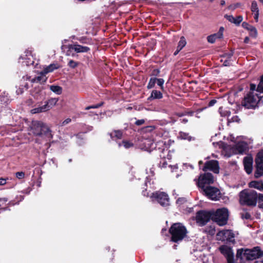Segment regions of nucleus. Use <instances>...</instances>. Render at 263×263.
I'll list each match as a JSON object with an SVG mask.
<instances>
[{
    "label": "nucleus",
    "mask_w": 263,
    "mask_h": 263,
    "mask_svg": "<svg viewBox=\"0 0 263 263\" xmlns=\"http://www.w3.org/2000/svg\"><path fill=\"white\" fill-rule=\"evenodd\" d=\"M257 202L256 195H249L248 194V205L254 206L256 205Z\"/></svg>",
    "instance_id": "obj_30"
},
{
    "label": "nucleus",
    "mask_w": 263,
    "mask_h": 263,
    "mask_svg": "<svg viewBox=\"0 0 263 263\" xmlns=\"http://www.w3.org/2000/svg\"><path fill=\"white\" fill-rule=\"evenodd\" d=\"M31 128L33 134L36 136H45L48 140H50L52 138L51 130L49 127L42 121L34 120L32 121Z\"/></svg>",
    "instance_id": "obj_3"
},
{
    "label": "nucleus",
    "mask_w": 263,
    "mask_h": 263,
    "mask_svg": "<svg viewBox=\"0 0 263 263\" xmlns=\"http://www.w3.org/2000/svg\"><path fill=\"white\" fill-rule=\"evenodd\" d=\"M243 210L244 211V212L242 213H241V218L243 219H247V212H245V209H243Z\"/></svg>",
    "instance_id": "obj_55"
},
{
    "label": "nucleus",
    "mask_w": 263,
    "mask_h": 263,
    "mask_svg": "<svg viewBox=\"0 0 263 263\" xmlns=\"http://www.w3.org/2000/svg\"><path fill=\"white\" fill-rule=\"evenodd\" d=\"M6 179L1 178H0V185H4L6 183Z\"/></svg>",
    "instance_id": "obj_52"
},
{
    "label": "nucleus",
    "mask_w": 263,
    "mask_h": 263,
    "mask_svg": "<svg viewBox=\"0 0 263 263\" xmlns=\"http://www.w3.org/2000/svg\"><path fill=\"white\" fill-rule=\"evenodd\" d=\"M76 136L77 144L79 145H82L84 143L83 134L80 133L76 135Z\"/></svg>",
    "instance_id": "obj_39"
},
{
    "label": "nucleus",
    "mask_w": 263,
    "mask_h": 263,
    "mask_svg": "<svg viewBox=\"0 0 263 263\" xmlns=\"http://www.w3.org/2000/svg\"><path fill=\"white\" fill-rule=\"evenodd\" d=\"M243 164L245 171L247 172V156L243 157Z\"/></svg>",
    "instance_id": "obj_51"
},
{
    "label": "nucleus",
    "mask_w": 263,
    "mask_h": 263,
    "mask_svg": "<svg viewBox=\"0 0 263 263\" xmlns=\"http://www.w3.org/2000/svg\"><path fill=\"white\" fill-rule=\"evenodd\" d=\"M196 222L200 226L206 224L211 219H212V211H199L196 214Z\"/></svg>",
    "instance_id": "obj_7"
},
{
    "label": "nucleus",
    "mask_w": 263,
    "mask_h": 263,
    "mask_svg": "<svg viewBox=\"0 0 263 263\" xmlns=\"http://www.w3.org/2000/svg\"><path fill=\"white\" fill-rule=\"evenodd\" d=\"M224 17L228 20L230 22L234 23L236 25H238L242 21L243 17L241 15L237 17H234L231 15H225Z\"/></svg>",
    "instance_id": "obj_20"
},
{
    "label": "nucleus",
    "mask_w": 263,
    "mask_h": 263,
    "mask_svg": "<svg viewBox=\"0 0 263 263\" xmlns=\"http://www.w3.org/2000/svg\"><path fill=\"white\" fill-rule=\"evenodd\" d=\"M248 31H249L250 34L251 36L255 37L256 36L257 30L254 27L252 26L249 27L248 26Z\"/></svg>",
    "instance_id": "obj_41"
},
{
    "label": "nucleus",
    "mask_w": 263,
    "mask_h": 263,
    "mask_svg": "<svg viewBox=\"0 0 263 263\" xmlns=\"http://www.w3.org/2000/svg\"><path fill=\"white\" fill-rule=\"evenodd\" d=\"M9 102V98L5 93L3 95H0V105H2L1 108L5 107Z\"/></svg>",
    "instance_id": "obj_31"
},
{
    "label": "nucleus",
    "mask_w": 263,
    "mask_h": 263,
    "mask_svg": "<svg viewBox=\"0 0 263 263\" xmlns=\"http://www.w3.org/2000/svg\"><path fill=\"white\" fill-rule=\"evenodd\" d=\"M229 217V212L226 208L217 209L212 211V220L220 226L227 224Z\"/></svg>",
    "instance_id": "obj_5"
},
{
    "label": "nucleus",
    "mask_w": 263,
    "mask_h": 263,
    "mask_svg": "<svg viewBox=\"0 0 263 263\" xmlns=\"http://www.w3.org/2000/svg\"><path fill=\"white\" fill-rule=\"evenodd\" d=\"M216 103V100H212L209 103V106L211 107L213 106Z\"/></svg>",
    "instance_id": "obj_56"
},
{
    "label": "nucleus",
    "mask_w": 263,
    "mask_h": 263,
    "mask_svg": "<svg viewBox=\"0 0 263 263\" xmlns=\"http://www.w3.org/2000/svg\"><path fill=\"white\" fill-rule=\"evenodd\" d=\"M23 90L22 89H19L18 90H16V93H17V95H20V94H22L23 93Z\"/></svg>",
    "instance_id": "obj_62"
},
{
    "label": "nucleus",
    "mask_w": 263,
    "mask_h": 263,
    "mask_svg": "<svg viewBox=\"0 0 263 263\" xmlns=\"http://www.w3.org/2000/svg\"><path fill=\"white\" fill-rule=\"evenodd\" d=\"M236 261L237 263H246L247 249H239L237 251Z\"/></svg>",
    "instance_id": "obj_16"
},
{
    "label": "nucleus",
    "mask_w": 263,
    "mask_h": 263,
    "mask_svg": "<svg viewBox=\"0 0 263 263\" xmlns=\"http://www.w3.org/2000/svg\"><path fill=\"white\" fill-rule=\"evenodd\" d=\"M209 170L214 173L218 174L219 172L218 162L217 160H210L206 162L203 168L204 171Z\"/></svg>",
    "instance_id": "obj_15"
},
{
    "label": "nucleus",
    "mask_w": 263,
    "mask_h": 263,
    "mask_svg": "<svg viewBox=\"0 0 263 263\" xmlns=\"http://www.w3.org/2000/svg\"><path fill=\"white\" fill-rule=\"evenodd\" d=\"M71 121V119L67 118L66 120H65L64 121L62 122L61 123V126H65L68 124H69Z\"/></svg>",
    "instance_id": "obj_49"
},
{
    "label": "nucleus",
    "mask_w": 263,
    "mask_h": 263,
    "mask_svg": "<svg viewBox=\"0 0 263 263\" xmlns=\"http://www.w3.org/2000/svg\"><path fill=\"white\" fill-rule=\"evenodd\" d=\"M181 50H179L178 48L177 47L176 50L174 52V55H176L178 54V53L180 52Z\"/></svg>",
    "instance_id": "obj_63"
},
{
    "label": "nucleus",
    "mask_w": 263,
    "mask_h": 263,
    "mask_svg": "<svg viewBox=\"0 0 263 263\" xmlns=\"http://www.w3.org/2000/svg\"><path fill=\"white\" fill-rule=\"evenodd\" d=\"M48 107H47V105H43L41 106L32 109L31 110V112L32 114H34L45 112L48 110Z\"/></svg>",
    "instance_id": "obj_28"
},
{
    "label": "nucleus",
    "mask_w": 263,
    "mask_h": 263,
    "mask_svg": "<svg viewBox=\"0 0 263 263\" xmlns=\"http://www.w3.org/2000/svg\"><path fill=\"white\" fill-rule=\"evenodd\" d=\"M256 171L254 176L258 178L263 175V151L258 153L255 159Z\"/></svg>",
    "instance_id": "obj_10"
},
{
    "label": "nucleus",
    "mask_w": 263,
    "mask_h": 263,
    "mask_svg": "<svg viewBox=\"0 0 263 263\" xmlns=\"http://www.w3.org/2000/svg\"><path fill=\"white\" fill-rule=\"evenodd\" d=\"M57 69V67L54 64H50L48 66L45 67L43 70L44 71V73H48L49 72L53 71L54 69Z\"/></svg>",
    "instance_id": "obj_38"
},
{
    "label": "nucleus",
    "mask_w": 263,
    "mask_h": 263,
    "mask_svg": "<svg viewBox=\"0 0 263 263\" xmlns=\"http://www.w3.org/2000/svg\"><path fill=\"white\" fill-rule=\"evenodd\" d=\"M102 105H103V103L102 102V103L97 104L96 105L87 106V107H86L85 108V109L86 110H89V109H91V108H92V109L98 108L101 107Z\"/></svg>",
    "instance_id": "obj_44"
},
{
    "label": "nucleus",
    "mask_w": 263,
    "mask_h": 263,
    "mask_svg": "<svg viewBox=\"0 0 263 263\" xmlns=\"http://www.w3.org/2000/svg\"><path fill=\"white\" fill-rule=\"evenodd\" d=\"M223 31L224 28L223 27H220L219 31L217 33L208 36V41L210 43H214L216 39L222 38Z\"/></svg>",
    "instance_id": "obj_19"
},
{
    "label": "nucleus",
    "mask_w": 263,
    "mask_h": 263,
    "mask_svg": "<svg viewBox=\"0 0 263 263\" xmlns=\"http://www.w3.org/2000/svg\"><path fill=\"white\" fill-rule=\"evenodd\" d=\"M78 63L77 62L74 61L72 60H70L68 63V65L72 68H74L78 66Z\"/></svg>",
    "instance_id": "obj_43"
},
{
    "label": "nucleus",
    "mask_w": 263,
    "mask_h": 263,
    "mask_svg": "<svg viewBox=\"0 0 263 263\" xmlns=\"http://www.w3.org/2000/svg\"><path fill=\"white\" fill-rule=\"evenodd\" d=\"M250 187L256 189L259 191H263V183L261 181H253L249 183Z\"/></svg>",
    "instance_id": "obj_27"
},
{
    "label": "nucleus",
    "mask_w": 263,
    "mask_h": 263,
    "mask_svg": "<svg viewBox=\"0 0 263 263\" xmlns=\"http://www.w3.org/2000/svg\"><path fill=\"white\" fill-rule=\"evenodd\" d=\"M8 200V199L7 198L4 197V198H0V201H3L5 202H7Z\"/></svg>",
    "instance_id": "obj_61"
},
{
    "label": "nucleus",
    "mask_w": 263,
    "mask_h": 263,
    "mask_svg": "<svg viewBox=\"0 0 263 263\" xmlns=\"http://www.w3.org/2000/svg\"><path fill=\"white\" fill-rule=\"evenodd\" d=\"M242 105L246 107L247 106V96H244L243 100L242 102Z\"/></svg>",
    "instance_id": "obj_53"
},
{
    "label": "nucleus",
    "mask_w": 263,
    "mask_h": 263,
    "mask_svg": "<svg viewBox=\"0 0 263 263\" xmlns=\"http://www.w3.org/2000/svg\"><path fill=\"white\" fill-rule=\"evenodd\" d=\"M213 176L212 174L207 173L200 176L197 184L201 191H202L208 186H211L210 184L213 183Z\"/></svg>",
    "instance_id": "obj_6"
},
{
    "label": "nucleus",
    "mask_w": 263,
    "mask_h": 263,
    "mask_svg": "<svg viewBox=\"0 0 263 263\" xmlns=\"http://www.w3.org/2000/svg\"><path fill=\"white\" fill-rule=\"evenodd\" d=\"M25 174L23 172H18L15 173V176L19 179H23L25 177Z\"/></svg>",
    "instance_id": "obj_46"
},
{
    "label": "nucleus",
    "mask_w": 263,
    "mask_h": 263,
    "mask_svg": "<svg viewBox=\"0 0 263 263\" xmlns=\"http://www.w3.org/2000/svg\"><path fill=\"white\" fill-rule=\"evenodd\" d=\"M219 250L226 258L228 263H235L234 254L231 247L223 245L219 248Z\"/></svg>",
    "instance_id": "obj_12"
},
{
    "label": "nucleus",
    "mask_w": 263,
    "mask_h": 263,
    "mask_svg": "<svg viewBox=\"0 0 263 263\" xmlns=\"http://www.w3.org/2000/svg\"><path fill=\"white\" fill-rule=\"evenodd\" d=\"M169 231L171 234V239L175 242L181 241L187 234L186 228L180 223L173 224Z\"/></svg>",
    "instance_id": "obj_4"
},
{
    "label": "nucleus",
    "mask_w": 263,
    "mask_h": 263,
    "mask_svg": "<svg viewBox=\"0 0 263 263\" xmlns=\"http://www.w3.org/2000/svg\"><path fill=\"white\" fill-rule=\"evenodd\" d=\"M228 139L235 143L234 145H228L224 147V150L227 151L229 149L230 152L226 154L227 156L230 157L232 154H242L245 152L247 149V143L245 142L246 138L243 137H237L236 139L233 135H230Z\"/></svg>",
    "instance_id": "obj_2"
},
{
    "label": "nucleus",
    "mask_w": 263,
    "mask_h": 263,
    "mask_svg": "<svg viewBox=\"0 0 263 263\" xmlns=\"http://www.w3.org/2000/svg\"><path fill=\"white\" fill-rule=\"evenodd\" d=\"M156 83V78H151L149 81V82L147 85V88L151 89L154 87L155 84Z\"/></svg>",
    "instance_id": "obj_42"
},
{
    "label": "nucleus",
    "mask_w": 263,
    "mask_h": 263,
    "mask_svg": "<svg viewBox=\"0 0 263 263\" xmlns=\"http://www.w3.org/2000/svg\"><path fill=\"white\" fill-rule=\"evenodd\" d=\"M256 88V85L250 84V92L248 94V109H254L260 103L261 97L259 96L255 92L263 93V75L261 77L257 89Z\"/></svg>",
    "instance_id": "obj_1"
},
{
    "label": "nucleus",
    "mask_w": 263,
    "mask_h": 263,
    "mask_svg": "<svg viewBox=\"0 0 263 263\" xmlns=\"http://www.w3.org/2000/svg\"><path fill=\"white\" fill-rule=\"evenodd\" d=\"M179 137L183 140H186L191 141L193 139V137L189 135L188 133L180 132L179 134Z\"/></svg>",
    "instance_id": "obj_34"
},
{
    "label": "nucleus",
    "mask_w": 263,
    "mask_h": 263,
    "mask_svg": "<svg viewBox=\"0 0 263 263\" xmlns=\"http://www.w3.org/2000/svg\"><path fill=\"white\" fill-rule=\"evenodd\" d=\"M46 73H44V71H42L40 72V75L37 77L32 79L30 81L32 83H44L45 82L47 78L46 77Z\"/></svg>",
    "instance_id": "obj_22"
},
{
    "label": "nucleus",
    "mask_w": 263,
    "mask_h": 263,
    "mask_svg": "<svg viewBox=\"0 0 263 263\" xmlns=\"http://www.w3.org/2000/svg\"><path fill=\"white\" fill-rule=\"evenodd\" d=\"M144 123H145L144 119H140V120H137L135 122V124L137 126H140V125H143Z\"/></svg>",
    "instance_id": "obj_48"
},
{
    "label": "nucleus",
    "mask_w": 263,
    "mask_h": 263,
    "mask_svg": "<svg viewBox=\"0 0 263 263\" xmlns=\"http://www.w3.org/2000/svg\"><path fill=\"white\" fill-rule=\"evenodd\" d=\"M186 44V42L184 36H181L180 40L178 42L177 48L179 50H182Z\"/></svg>",
    "instance_id": "obj_37"
},
{
    "label": "nucleus",
    "mask_w": 263,
    "mask_h": 263,
    "mask_svg": "<svg viewBox=\"0 0 263 263\" xmlns=\"http://www.w3.org/2000/svg\"><path fill=\"white\" fill-rule=\"evenodd\" d=\"M242 26H243V28H247V23L243 22L242 24Z\"/></svg>",
    "instance_id": "obj_64"
},
{
    "label": "nucleus",
    "mask_w": 263,
    "mask_h": 263,
    "mask_svg": "<svg viewBox=\"0 0 263 263\" xmlns=\"http://www.w3.org/2000/svg\"><path fill=\"white\" fill-rule=\"evenodd\" d=\"M251 10L252 12V14L254 15V18L256 22H257L258 20L259 16V8L258 7L257 4L256 2L253 1L252 3Z\"/></svg>",
    "instance_id": "obj_21"
},
{
    "label": "nucleus",
    "mask_w": 263,
    "mask_h": 263,
    "mask_svg": "<svg viewBox=\"0 0 263 263\" xmlns=\"http://www.w3.org/2000/svg\"><path fill=\"white\" fill-rule=\"evenodd\" d=\"M34 58L31 49H27L18 59V62L23 65L29 66L34 63Z\"/></svg>",
    "instance_id": "obj_11"
},
{
    "label": "nucleus",
    "mask_w": 263,
    "mask_h": 263,
    "mask_svg": "<svg viewBox=\"0 0 263 263\" xmlns=\"http://www.w3.org/2000/svg\"><path fill=\"white\" fill-rule=\"evenodd\" d=\"M254 263H263V258H259L257 259Z\"/></svg>",
    "instance_id": "obj_60"
},
{
    "label": "nucleus",
    "mask_w": 263,
    "mask_h": 263,
    "mask_svg": "<svg viewBox=\"0 0 263 263\" xmlns=\"http://www.w3.org/2000/svg\"><path fill=\"white\" fill-rule=\"evenodd\" d=\"M167 165V162L164 159H162L159 163V166L160 167H165Z\"/></svg>",
    "instance_id": "obj_47"
},
{
    "label": "nucleus",
    "mask_w": 263,
    "mask_h": 263,
    "mask_svg": "<svg viewBox=\"0 0 263 263\" xmlns=\"http://www.w3.org/2000/svg\"><path fill=\"white\" fill-rule=\"evenodd\" d=\"M240 4L239 3H236L233 5H231L229 6V9L230 10H234L235 9V8L238 7L239 6H240Z\"/></svg>",
    "instance_id": "obj_50"
},
{
    "label": "nucleus",
    "mask_w": 263,
    "mask_h": 263,
    "mask_svg": "<svg viewBox=\"0 0 263 263\" xmlns=\"http://www.w3.org/2000/svg\"><path fill=\"white\" fill-rule=\"evenodd\" d=\"M239 120L238 117L237 116H235L232 117V122H238Z\"/></svg>",
    "instance_id": "obj_57"
},
{
    "label": "nucleus",
    "mask_w": 263,
    "mask_h": 263,
    "mask_svg": "<svg viewBox=\"0 0 263 263\" xmlns=\"http://www.w3.org/2000/svg\"><path fill=\"white\" fill-rule=\"evenodd\" d=\"M149 174L151 175L152 177L154 176V171L153 167L150 168L149 169Z\"/></svg>",
    "instance_id": "obj_58"
},
{
    "label": "nucleus",
    "mask_w": 263,
    "mask_h": 263,
    "mask_svg": "<svg viewBox=\"0 0 263 263\" xmlns=\"http://www.w3.org/2000/svg\"><path fill=\"white\" fill-rule=\"evenodd\" d=\"M163 97L162 93L158 90H153L151 96L148 98V100L151 101L154 99H160Z\"/></svg>",
    "instance_id": "obj_25"
},
{
    "label": "nucleus",
    "mask_w": 263,
    "mask_h": 263,
    "mask_svg": "<svg viewBox=\"0 0 263 263\" xmlns=\"http://www.w3.org/2000/svg\"><path fill=\"white\" fill-rule=\"evenodd\" d=\"M58 102V99L56 98H51L48 101L45 102V105H47L48 110L53 107Z\"/></svg>",
    "instance_id": "obj_32"
},
{
    "label": "nucleus",
    "mask_w": 263,
    "mask_h": 263,
    "mask_svg": "<svg viewBox=\"0 0 263 263\" xmlns=\"http://www.w3.org/2000/svg\"><path fill=\"white\" fill-rule=\"evenodd\" d=\"M233 52L231 51L230 52L224 53L221 57L220 61L223 62V65L225 66H230L232 64V57Z\"/></svg>",
    "instance_id": "obj_18"
},
{
    "label": "nucleus",
    "mask_w": 263,
    "mask_h": 263,
    "mask_svg": "<svg viewBox=\"0 0 263 263\" xmlns=\"http://www.w3.org/2000/svg\"><path fill=\"white\" fill-rule=\"evenodd\" d=\"M201 192L209 199L212 200H219L221 198V194L219 190L217 187L208 186Z\"/></svg>",
    "instance_id": "obj_8"
},
{
    "label": "nucleus",
    "mask_w": 263,
    "mask_h": 263,
    "mask_svg": "<svg viewBox=\"0 0 263 263\" xmlns=\"http://www.w3.org/2000/svg\"><path fill=\"white\" fill-rule=\"evenodd\" d=\"M263 256V252L258 247H254L252 249H248V260L259 259Z\"/></svg>",
    "instance_id": "obj_14"
},
{
    "label": "nucleus",
    "mask_w": 263,
    "mask_h": 263,
    "mask_svg": "<svg viewBox=\"0 0 263 263\" xmlns=\"http://www.w3.org/2000/svg\"><path fill=\"white\" fill-rule=\"evenodd\" d=\"M239 202L241 205H247V189H244L239 193Z\"/></svg>",
    "instance_id": "obj_26"
},
{
    "label": "nucleus",
    "mask_w": 263,
    "mask_h": 263,
    "mask_svg": "<svg viewBox=\"0 0 263 263\" xmlns=\"http://www.w3.org/2000/svg\"><path fill=\"white\" fill-rule=\"evenodd\" d=\"M122 145L126 149L133 147L134 146V144L132 142L126 140H123L122 142V143H118V146L119 147H121Z\"/></svg>",
    "instance_id": "obj_36"
},
{
    "label": "nucleus",
    "mask_w": 263,
    "mask_h": 263,
    "mask_svg": "<svg viewBox=\"0 0 263 263\" xmlns=\"http://www.w3.org/2000/svg\"><path fill=\"white\" fill-rule=\"evenodd\" d=\"M68 48L70 50H74L77 53L87 52L90 50V48L87 46H84L77 44L69 45Z\"/></svg>",
    "instance_id": "obj_17"
},
{
    "label": "nucleus",
    "mask_w": 263,
    "mask_h": 263,
    "mask_svg": "<svg viewBox=\"0 0 263 263\" xmlns=\"http://www.w3.org/2000/svg\"><path fill=\"white\" fill-rule=\"evenodd\" d=\"M185 201V199L184 198H178L177 200V203H182Z\"/></svg>",
    "instance_id": "obj_59"
},
{
    "label": "nucleus",
    "mask_w": 263,
    "mask_h": 263,
    "mask_svg": "<svg viewBox=\"0 0 263 263\" xmlns=\"http://www.w3.org/2000/svg\"><path fill=\"white\" fill-rule=\"evenodd\" d=\"M219 112L220 115L222 117H229L231 115V111L228 108L220 107L219 108Z\"/></svg>",
    "instance_id": "obj_33"
},
{
    "label": "nucleus",
    "mask_w": 263,
    "mask_h": 263,
    "mask_svg": "<svg viewBox=\"0 0 263 263\" xmlns=\"http://www.w3.org/2000/svg\"><path fill=\"white\" fill-rule=\"evenodd\" d=\"M50 89L57 95H60L62 92V88L61 87L57 85H51Z\"/></svg>",
    "instance_id": "obj_35"
},
{
    "label": "nucleus",
    "mask_w": 263,
    "mask_h": 263,
    "mask_svg": "<svg viewBox=\"0 0 263 263\" xmlns=\"http://www.w3.org/2000/svg\"><path fill=\"white\" fill-rule=\"evenodd\" d=\"M217 239L221 241L227 240L230 242H233L234 239V234L232 231L229 230H224L219 231L216 235Z\"/></svg>",
    "instance_id": "obj_13"
},
{
    "label": "nucleus",
    "mask_w": 263,
    "mask_h": 263,
    "mask_svg": "<svg viewBox=\"0 0 263 263\" xmlns=\"http://www.w3.org/2000/svg\"><path fill=\"white\" fill-rule=\"evenodd\" d=\"M152 179L150 178V176H149L148 177H146V181L145 182V186L146 187V188L145 189V190L142 191V194L144 196H149L148 193L146 192L149 186L150 188L153 189V187L151 186V181H152Z\"/></svg>",
    "instance_id": "obj_29"
},
{
    "label": "nucleus",
    "mask_w": 263,
    "mask_h": 263,
    "mask_svg": "<svg viewBox=\"0 0 263 263\" xmlns=\"http://www.w3.org/2000/svg\"><path fill=\"white\" fill-rule=\"evenodd\" d=\"M253 159L248 155V174H250L252 171V163Z\"/></svg>",
    "instance_id": "obj_40"
},
{
    "label": "nucleus",
    "mask_w": 263,
    "mask_h": 263,
    "mask_svg": "<svg viewBox=\"0 0 263 263\" xmlns=\"http://www.w3.org/2000/svg\"><path fill=\"white\" fill-rule=\"evenodd\" d=\"M156 83L158 85L161 87V89H163V84L164 83V81L163 79L160 78V79H157L156 78Z\"/></svg>",
    "instance_id": "obj_45"
},
{
    "label": "nucleus",
    "mask_w": 263,
    "mask_h": 263,
    "mask_svg": "<svg viewBox=\"0 0 263 263\" xmlns=\"http://www.w3.org/2000/svg\"><path fill=\"white\" fill-rule=\"evenodd\" d=\"M164 147V143L163 142L159 140V141H156L153 140V142L151 144V147L152 149H158L160 150L164 151V148H163Z\"/></svg>",
    "instance_id": "obj_24"
},
{
    "label": "nucleus",
    "mask_w": 263,
    "mask_h": 263,
    "mask_svg": "<svg viewBox=\"0 0 263 263\" xmlns=\"http://www.w3.org/2000/svg\"><path fill=\"white\" fill-rule=\"evenodd\" d=\"M108 135L112 140H116L122 138L123 133L120 130H115L112 132L108 133Z\"/></svg>",
    "instance_id": "obj_23"
},
{
    "label": "nucleus",
    "mask_w": 263,
    "mask_h": 263,
    "mask_svg": "<svg viewBox=\"0 0 263 263\" xmlns=\"http://www.w3.org/2000/svg\"><path fill=\"white\" fill-rule=\"evenodd\" d=\"M31 189L30 187H28L27 189L24 190V191H22V193L23 194H29L30 192H31Z\"/></svg>",
    "instance_id": "obj_54"
},
{
    "label": "nucleus",
    "mask_w": 263,
    "mask_h": 263,
    "mask_svg": "<svg viewBox=\"0 0 263 263\" xmlns=\"http://www.w3.org/2000/svg\"><path fill=\"white\" fill-rule=\"evenodd\" d=\"M151 197L157 201L162 206L167 207L170 205L168 196L165 192H156L152 193Z\"/></svg>",
    "instance_id": "obj_9"
}]
</instances>
